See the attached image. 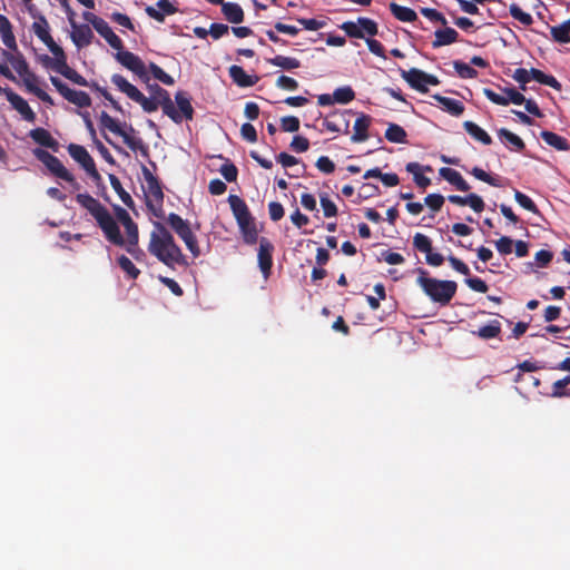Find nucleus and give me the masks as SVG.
I'll list each match as a JSON object with an SVG mask.
<instances>
[{
    "label": "nucleus",
    "mask_w": 570,
    "mask_h": 570,
    "mask_svg": "<svg viewBox=\"0 0 570 570\" xmlns=\"http://www.w3.org/2000/svg\"><path fill=\"white\" fill-rule=\"evenodd\" d=\"M112 83L124 92L128 98L139 104L147 112H153L161 106L165 115L170 117L175 122L181 121L180 112L175 108L168 92L158 85H155V95L150 98L144 96L134 85L128 82L122 76L114 75Z\"/></svg>",
    "instance_id": "1"
},
{
    "label": "nucleus",
    "mask_w": 570,
    "mask_h": 570,
    "mask_svg": "<svg viewBox=\"0 0 570 570\" xmlns=\"http://www.w3.org/2000/svg\"><path fill=\"white\" fill-rule=\"evenodd\" d=\"M148 252L170 268L187 265L186 257L175 243L170 230L160 223H154Z\"/></svg>",
    "instance_id": "2"
},
{
    "label": "nucleus",
    "mask_w": 570,
    "mask_h": 570,
    "mask_svg": "<svg viewBox=\"0 0 570 570\" xmlns=\"http://www.w3.org/2000/svg\"><path fill=\"white\" fill-rule=\"evenodd\" d=\"M417 285L424 294L434 303L448 305L454 297L458 285L454 281H441L429 276V272L424 268H417Z\"/></svg>",
    "instance_id": "3"
},
{
    "label": "nucleus",
    "mask_w": 570,
    "mask_h": 570,
    "mask_svg": "<svg viewBox=\"0 0 570 570\" xmlns=\"http://www.w3.org/2000/svg\"><path fill=\"white\" fill-rule=\"evenodd\" d=\"M167 224L176 232V234L184 240L187 249L194 257L200 255L198 242L194 235L193 226L188 220L181 216H168Z\"/></svg>",
    "instance_id": "4"
},
{
    "label": "nucleus",
    "mask_w": 570,
    "mask_h": 570,
    "mask_svg": "<svg viewBox=\"0 0 570 570\" xmlns=\"http://www.w3.org/2000/svg\"><path fill=\"white\" fill-rule=\"evenodd\" d=\"M35 155L55 176L70 183L75 189L80 188L73 176L56 156L43 149L35 150Z\"/></svg>",
    "instance_id": "5"
},
{
    "label": "nucleus",
    "mask_w": 570,
    "mask_h": 570,
    "mask_svg": "<svg viewBox=\"0 0 570 570\" xmlns=\"http://www.w3.org/2000/svg\"><path fill=\"white\" fill-rule=\"evenodd\" d=\"M43 62L46 66L50 67L51 69L61 73L67 79L71 80L73 83H77L79 86H87V80L75 69L68 66L67 57L63 50L56 55L55 59L46 56Z\"/></svg>",
    "instance_id": "6"
},
{
    "label": "nucleus",
    "mask_w": 570,
    "mask_h": 570,
    "mask_svg": "<svg viewBox=\"0 0 570 570\" xmlns=\"http://www.w3.org/2000/svg\"><path fill=\"white\" fill-rule=\"evenodd\" d=\"M351 38L373 37L377 33V24L368 18H358L357 21L344 22L341 27Z\"/></svg>",
    "instance_id": "7"
},
{
    "label": "nucleus",
    "mask_w": 570,
    "mask_h": 570,
    "mask_svg": "<svg viewBox=\"0 0 570 570\" xmlns=\"http://www.w3.org/2000/svg\"><path fill=\"white\" fill-rule=\"evenodd\" d=\"M51 83L58 90V92L67 99L69 102L83 108L89 107L91 105L90 96L85 91H78L69 88L66 83H63L59 78L51 77Z\"/></svg>",
    "instance_id": "8"
},
{
    "label": "nucleus",
    "mask_w": 570,
    "mask_h": 570,
    "mask_svg": "<svg viewBox=\"0 0 570 570\" xmlns=\"http://www.w3.org/2000/svg\"><path fill=\"white\" fill-rule=\"evenodd\" d=\"M413 247L425 254V261L431 266H441L444 262L443 255L433 253L432 240L422 233H416L413 236Z\"/></svg>",
    "instance_id": "9"
},
{
    "label": "nucleus",
    "mask_w": 570,
    "mask_h": 570,
    "mask_svg": "<svg viewBox=\"0 0 570 570\" xmlns=\"http://www.w3.org/2000/svg\"><path fill=\"white\" fill-rule=\"evenodd\" d=\"M70 156L78 161L88 175L96 181L100 180V175L96 169L95 161L85 147L76 144L68 146Z\"/></svg>",
    "instance_id": "10"
},
{
    "label": "nucleus",
    "mask_w": 570,
    "mask_h": 570,
    "mask_svg": "<svg viewBox=\"0 0 570 570\" xmlns=\"http://www.w3.org/2000/svg\"><path fill=\"white\" fill-rule=\"evenodd\" d=\"M402 77L411 87L422 92H428V85L436 86L440 82L436 77L425 73L416 68H412L409 71H402Z\"/></svg>",
    "instance_id": "11"
},
{
    "label": "nucleus",
    "mask_w": 570,
    "mask_h": 570,
    "mask_svg": "<svg viewBox=\"0 0 570 570\" xmlns=\"http://www.w3.org/2000/svg\"><path fill=\"white\" fill-rule=\"evenodd\" d=\"M116 216H95L99 227L102 229L106 238L118 246L125 245V239L119 229V219Z\"/></svg>",
    "instance_id": "12"
},
{
    "label": "nucleus",
    "mask_w": 570,
    "mask_h": 570,
    "mask_svg": "<svg viewBox=\"0 0 570 570\" xmlns=\"http://www.w3.org/2000/svg\"><path fill=\"white\" fill-rule=\"evenodd\" d=\"M239 226L244 243L254 245L258 242V235L263 229L254 216H235Z\"/></svg>",
    "instance_id": "13"
},
{
    "label": "nucleus",
    "mask_w": 570,
    "mask_h": 570,
    "mask_svg": "<svg viewBox=\"0 0 570 570\" xmlns=\"http://www.w3.org/2000/svg\"><path fill=\"white\" fill-rule=\"evenodd\" d=\"M116 59L124 67L131 70L139 78L148 80L147 70L142 60L130 51H124L122 49L117 50Z\"/></svg>",
    "instance_id": "14"
},
{
    "label": "nucleus",
    "mask_w": 570,
    "mask_h": 570,
    "mask_svg": "<svg viewBox=\"0 0 570 570\" xmlns=\"http://www.w3.org/2000/svg\"><path fill=\"white\" fill-rule=\"evenodd\" d=\"M100 125L104 128L109 129L111 132L119 135L122 137L124 142L132 150H136L138 146L140 145V140L136 139L135 137L128 135L126 131H124L120 127V125L110 117L106 111H102L100 115Z\"/></svg>",
    "instance_id": "15"
},
{
    "label": "nucleus",
    "mask_w": 570,
    "mask_h": 570,
    "mask_svg": "<svg viewBox=\"0 0 570 570\" xmlns=\"http://www.w3.org/2000/svg\"><path fill=\"white\" fill-rule=\"evenodd\" d=\"M273 244L265 237L259 239V248H258V266L261 272L264 275V278L267 279L272 273L273 266Z\"/></svg>",
    "instance_id": "16"
},
{
    "label": "nucleus",
    "mask_w": 570,
    "mask_h": 570,
    "mask_svg": "<svg viewBox=\"0 0 570 570\" xmlns=\"http://www.w3.org/2000/svg\"><path fill=\"white\" fill-rule=\"evenodd\" d=\"M32 30L35 35L49 48L53 56L62 51V48L58 46L50 36L48 22L43 17L33 22Z\"/></svg>",
    "instance_id": "17"
},
{
    "label": "nucleus",
    "mask_w": 570,
    "mask_h": 570,
    "mask_svg": "<svg viewBox=\"0 0 570 570\" xmlns=\"http://www.w3.org/2000/svg\"><path fill=\"white\" fill-rule=\"evenodd\" d=\"M72 28L71 39L77 48H83L91 43L94 32L88 24H77L73 20H70Z\"/></svg>",
    "instance_id": "18"
},
{
    "label": "nucleus",
    "mask_w": 570,
    "mask_h": 570,
    "mask_svg": "<svg viewBox=\"0 0 570 570\" xmlns=\"http://www.w3.org/2000/svg\"><path fill=\"white\" fill-rule=\"evenodd\" d=\"M7 99L11 106L23 117L24 120L30 122L36 120V114L22 97L13 91H7Z\"/></svg>",
    "instance_id": "19"
},
{
    "label": "nucleus",
    "mask_w": 570,
    "mask_h": 570,
    "mask_svg": "<svg viewBox=\"0 0 570 570\" xmlns=\"http://www.w3.org/2000/svg\"><path fill=\"white\" fill-rule=\"evenodd\" d=\"M20 77L23 81V85L30 92L35 94L43 102L53 105L52 98L46 91H43L41 88L37 86L38 77L31 70L27 71Z\"/></svg>",
    "instance_id": "20"
},
{
    "label": "nucleus",
    "mask_w": 570,
    "mask_h": 570,
    "mask_svg": "<svg viewBox=\"0 0 570 570\" xmlns=\"http://www.w3.org/2000/svg\"><path fill=\"white\" fill-rule=\"evenodd\" d=\"M124 226L127 236V250L132 253V248L138 244V226L131 219V216H116Z\"/></svg>",
    "instance_id": "21"
},
{
    "label": "nucleus",
    "mask_w": 570,
    "mask_h": 570,
    "mask_svg": "<svg viewBox=\"0 0 570 570\" xmlns=\"http://www.w3.org/2000/svg\"><path fill=\"white\" fill-rule=\"evenodd\" d=\"M95 30L109 43V46L116 50L122 49V41L120 38L112 31L109 24L102 20Z\"/></svg>",
    "instance_id": "22"
},
{
    "label": "nucleus",
    "mask_w": 570,
    "mask_h": 570,
    "mask_svg": "<svg viewBox=\"0 0 570 570\" xmlns=\"http://www.w3.org/2000/svg\"><path fill=\"white\" fill-rule=\"evenodd\" d=\"M157 7L160 10H157L154 7H147L146 12L150 18L159 22L164 21L165 14H173L176 12V8L168 0H159Z\"/></svg>",
    "instance_id": "23"
},
{
    "label": "nucleus",
    "mask_w": 570,
    "mask_h": 570,
    "mask_svg": "<svg viewBox=\"0 0 570 570\" xmlns=\"http://www.w3.org/2000/svg\"><path fill=\"white\" fill-rule=\"evenodd\" d=\"M229 75L233 80L240 87H250L258 81V77L247 75L245 70L239 66H232L229 68Z\"/></svg>",
    "instance_id": "24"
},
{
    "label": "nucleus",
    "mask_w": 570,
    "mask_h": 570,
    "mask_svg": "<svg viewBox=\"0 0 570 570\" xmlns=\"http://www.w3.org/2000/svg\"><path fill=\"white\" fill-rule=\"evenodd\" d=\"M472 334L481 340L495 338L501 334V323L498 320H492L478 331H472Z\"/></svg>",
    "instance_id": "25"
},
{
    "label": "nucleus",
    "mask_w": 570,
    "mask_h": 570,
    "mask_svg": "<svg viewBox=\"0 0 570 570\" xmlns=\"http://www.w3.org/2000/svg\"><path fill=\"white\" fill-rule=\"evenodd\" d=\"M440 174L449 183L454 185L459 190L468 191L470 189V185L463 179L459 171L445 167L440 169Z\"/></svg>",
    "instance_id": "26"
},
{
    "label": "nucleus",
    "mask_w": 570,
    "mask_h": 570,
    "mask_svg": "<svg viewBox=\"0 0 570 570\" xmlns=\"http://www.w3.org/2000/svg\"><path fill=\"white\" fill-rule=\"evenodd\" d=\"M371 119L367 116H361L355 120L354 134L352 136L353 141H364L367 139V129L370 127Z\"/></svg>",
    "instance_id": "27"
},
{
    "label": "nucleus",
    "mask_w": 570,
    "mask_h": 570,
    "mask_svg": "<svg viewBox=\"0 0 570 570\" xmlns=\"http://www.w3.org/2000/svg\"><path fill=\"white\" fill-rule=\"evenodd\" d=\"M222 11L232 23H239L244 19L243 9L237 3L225 2L222 6Z\"/></svg>",
    "instance_id": "28"
},
{
    "label": "nucleus",
    "mask_w": 570,
    "mask_h": 570,
    "mask_svg": "<svg viewBox=\"0 0 570 570\" xmlns=\"http://www.w3.org/2000/svg\"><path fill=\"white\" fill-rule=\"evenodd\" d=\"M458 32L453 28H445L442 30L435 31V40L433 41V47H441L451 45L456 41Z\"/></svg>",
    "instance_id": "29"
},
{
    "label": "nucleus",
    "mask_w": 570,
    "mask_h": 570,
    "mask_svg": "<svg viewBox=\"0 0 570 570\" xmlns=\"http://www.w3.org/2000/svg\"><path fill=\"white\" fill-rule=\"evenodd\" d=\"M541 137L549 146L556 148L557 150L566 151L570 148L568 141L563 137L552 131L544 130L541 132Z\"/></svg>",
    "instance_id": "30"
},
{
    "label": "nucleus",
    "mask_w": 570,
    "mask_h": 570,
    "mask_svg": "<svg viewBox=\"0 0 570 570\" xmlns=\"http://www.w3.org/2000/svg\"><path fill=\"white\" fill-rule=\"evenodd\" d=\"M30 137L38 144L55 148L57 146V141L52 138L50 132L43 128H36L30 131Z\"/></svg>",
    "instance_id": "31"
},
{
    "label": "nucleus",
    "mask_w": 570,
    "mask_h": 570,
    "mask_svg": "<svg viewBox=\"0 0 570 570\" xmlns=\"http://www.w3.org/2000/svg\"><path fill=\"white\" fill-rule=\"evenodd\" d=\"M390 10L394 14V17L401 21L412 22L415 21L417 16L414 10L399 6L395 2L390 3Z\"/></svg>",
    "instance_id": "32"
},
{
    "label": "nucleus",
    "mask_w": 570,
    "mask_h": 570,
    "mask_svg": "<svg viewBox=\"0 0 570 570\" xmlns=\"http://www.w3.org/2000/svg\"><path fill=\"white\" fill-rule=\"evenodd\" d=\"M117 263L129 279H136L140 275L139 268L127 256L120 255L117 258Z\"/></svg>",
    "instance_id": "33"
},
{
    "label": "nucleus",
    "mask_w": 570,
    "mask_h": 570,
    "mask_svg": "<svg viewBox=\"0 0 570 570\" xmlns=\"http://www.w3.org/2000/svg\"><path fill=\"white\" fill-rule=\"evenodd\" d=\"M530 79H534L535 81L550 86L557 90L561 89L560 82L553 78L552 76H548L543 73L541 70L532 68L530 71Z\"/></svg>",
    "instance_id": "34"
},
{
    "label": "nucleus",
    "mask_w": 570,
    "mask_h": 570,
    "mask_svg": "<svg viewBox=\"0 0 570 570\" xmlns=\"http://www.w3.org/2000/svg\"><path fill=\"white\" fill-rule=\"evenodd\" d=\"M465 130L476 140H480L484 145H490L492 142L491 137L476 124L472 121H465L464 122Z\"/></svg>",
    "instance_id": "35"
},
{
    "label": "nucleus",
    "mask_w": 570,
    "mask_h": 570,
    "mask_svg": "<svg viewBox=\"0 0 570 570\" xmlns=\"http://www.w3.org/2000/svg\"><path fill=\"white\" fill-rule=\"evenodd\" d=\"M78 203L90 214H104L102 208L98 200L87 194H78L77 195Z\"/></svg>",
    "instance_id": "36"
},
{
    "label": "nucleus",
    "mask_w": 570,
    "mask_h": 570,
    "mask_svg": "<svg viewBox=\"0 0 570 570\" xmlns=\"http://www.w3.org/2000/svg\"><path fill=\"white\" fill-rule=\"evenodd\" d=\"M433 98L443 105V107L452 115L459 116L464 111L463 105L454 99L446 98L440 95H434Z\"/></svg>",
    "instance_id": "37"
},
{
    "label": "nucleus",
    "mask_w": 570,
    "mask_h": 570,
    "mask_svg": "<svg viewBox=\"0 0 570 570\" xmlns=\"http://www.w3.org/2000/svg\"><path fill=\"white\" fill-rule=\"evenodd\" d=\"M177 106L179 108V112L181 115V118L185 117L186 119H191L194 109L190 105L189 99L185 96L184 92L179 91L175 96Z\"/></svg>",
    "instance_id": "38"
},
{
    "label": "nucleus",
    "mask_w": 570,
    "mask_h": 570,
    "mask_svg": "<svg viewBox=\"0 0 570 570\" xmlns=\"http://www.w3.org/2000/svg\"><path fill=\"white\" fill-rule=\"evenodd\" d=\"M269 62L276 67H279L285 70H292L299 68L301 63L297 59L285 57V56H276L269 59Z\"/></svg>",
    "instance_id": "39"
},
{
    "label": "nucleus",
    "mask_w": 570,
    "mask_h": 570,
    "mask_svg": "<svg viewBox=\"0 0 570 570\" xmlns=\"http://www.w3.org/2000/svg\"><path fill=\"white\" fill-rule=\"evenodd\" d=\"M385 137L392 142H404L406 132L401 126L392 124L389 126Z\"/></svg>",
    "instance_id": "40"
},
{
    "label": "nucleus",
    "mask_w": 570,
    "mask_h": 570,
    "mask_svg": "<svg viewBox=\"0 0 570 570\" xmlns=\"http://www.w3.org/2000/svg\"><path fill=\"white\" fill-rule=\"evenodd\" d=\"M511 16L524 26H530L533 22L531 14L524 12L518 4L510 6Z\"/></svg>",
    "instance_id": "41"
},
{
    "label": "nucleus",
    "mask_w": 570,
    "mask_h": 570,
    "mask_svg": "<svg viewBox=\"0 0 570 570\" xmlns=\"http://www.w3.org/2000/svg\"><path fill=\"white\" fill-rule=\"evenodd\" d=\"M354 96V91L350 87L338 88L334 91V100L340 104L352 101Z\"/></svg>",
    "instance_id": "42"
},
{
    "label": "nucleus",
    "mask_w": 570,
    "mask_h": 570,
    "mask_svg": "<svg viewBox=\"0 0 570 570\" xmlns=\"http://www.w3.org/2000/svg\"><path fill=\"white\" fill-rule=\"evenodd\" d=\"M454 69L461 78H475L478 76V71L475 69L461 61L454 62Z\"/></svg>",
    "instance_id": "43"
},
{
    "label": "nucleus",
    "mask_w": 570,
    "mask_h": 570,
    "mask_svg": "<svg viewBox=\"0 0 570 570\" xmlns=\"http://www.w3.org/2000/svg\"><path fill=\"white\" fill-rule=\"evenodd\" d=\"M11 66L19 76H22L23 73L30 70L27 60L18 50L16 51V60L12 61Z\"/></svg>",
    "instance_id": "44"
},
{
    "label": "nucleus",
    "mask_w": 570,
    "mask_h": 570,
    "mask_svg": "<svg viewBox=\"0 0 570 570\" xmlns=\"http://www.w3.org/2000/svg\"><path fill=\"white\" fill-rule=\"evenodd\" d=\"M499 136L505 138L518 150H522L525 146L520 137H518L513 132L509 131L508 129H500Z\"/></svg>",
    "instance_id": "45"
},
{
    "label": "nucleus",
    "mask_w": 570,
    "mask_h": 570,
    "mask_svg": "<svg viewBox=\"0 0 570 570\" xmlns=\"http://www.w3.org/2000/svg\"><path fill=\"white\" fill-rule=\"evenodd\" d=\"M465 284L474 292L478 293H487L489 287L487 283L479 277H469L465 278Z\"/></svg>",
    "instance_id": "46"
},
{
    "label": "nucleus",
    "mask_w": 570,
    "mask_h": 570,
    "mask_svg": "<svg viewBox=\"0 0 570 570\" xmlns=\"http://www.w3.org/2000/svg\"><path fill=\"white\" fill-rule=\"evenodd\" d=\"M228 202L234 214H248L246 204L238 196L230 195Z\"/></svg>",
    "instance_id": "47"
},
{
    "label": "nucleus",
    "mask_w": 570,
    "mask_h": 570,
    "mask_svg": "<svg viewBox=\"0 0 570 570\" xmlns=\"http://www.w3.org/2000/svg\"><path fill=\"white\" fill-rule=\"evenodd\" d=\"M150 71L153 72L154 77L161 81L165 85H173L174 79L171 76L167 75L160 67H158L155 63H150Z\"/></svg>",
    "instance_id": "48"
},
{
    "label": "nucleus",
    "mask_w": 570,
    "mask_h": 570,
    "mask_svg": "<svg viewBox=\"0 0 570 570\" xmlns=\"http://www.w3.org/2000/svg\"><path fill=\"white\" fill-rule=\"evenodd\" d=\"M472 175L476 178V179H480L484 183H488L489 185L491 186H500L499 184V180L493 178L492 176H490L487 171H484L483 169L479 168V167H474L472 169Z\"/></svg>",
    "instance_id": "49"
},
{
    "label": "nucleus",
    "mask_w": 570,
    "mask_h": 570,
    "mask_svg": "<svg viewBox=\"0 0 570 570\" xmlns=\"http://www.w3.org/2000/svg\"><path fill=\"white\" fill-rule=\"evenodd\" d=\"M382 259L390 265H400L404 263V257L396 252L384 250L381 254Z\"/></svg>",
    "instance_id": "50"
},
{
    "label": "nucleus",
    "mask_w": 570,
    "mask_h": 570,
    "mask_svg": "<svg viewBox=\"0 0 570 570\" xmlns=\"http://www.w3.org/2000/svg\"><path fill=\"white\" fill-rule=\"evenodd\" d=\"M515 200L520 204L522 208H524L528 212L538 213L537 206L534 203L524 194L517 191L515 193Z\"/></svg>",
    "instance_id": "51"
},
{
    "label": "nucleus",
    "mask_w": 570,
    "mask_h": 570,
    "mask_svg": "<svg viewBox=\"0 0 570 570\" xmlns=\"http://www.w3.org/2000/svg\"><path fill=\"white\" fill-rule=\"evenodd\" d=\"M495 247L501 254L508 255L512 253L513 240L508 236H502L497 240Z\"/></svg>",
    "instance_id": "52"
},
{
    "label": "nucleus",
    "mask_w": 570,
    "mask_h": 570,
    "mask_svg": "<svg viewBox=\"0 0 570 570\" xmlns=\"http://www.w3.org/2000/svg\"><path fill=\"white\" fill-rule=\"evenodd\" d=\"M159 281L167 286L170 292L176 296H183L184 291L180 287V285L173 278L166 277V276H159Z\"/></svg>",
    "instance_id": "53"
},
{
    "label": "nucleus",
    "mask_w": 570,
    "mask_h": 570,
    "mask_svg": "<svg viewBox=\"0 0 570 570\" xmlns=\"http://www.w3.org/2000/svg\"><path fill=\"white\" fill-rule=\"evenodd\" d=\"M424 202L431 208V210L436 212V210L441 209V207L444 203V198L441 195L433 194V195L426 196L424 198Z\"/></svg>",
    "instance_id": "54"
},
{
    "label": "nucleus",
    "mask_w": 570,
    "mask_h": 570,
    "mask_svg": "<svg viewBox=\"0 0 570 570\" xmlns=\"http://www.w3.org/2000/svg\"><path fill=\"white\" fill-rule=\"evenodd\" d=\"M465 205H469L474 212L480 213L484 209V203L475 194H471L464 198Z\"/></svg>",
    "instance_id": "55"
},
{
    "label": "nucleus",
    "mask_w": 570,
    "mask_h": 570,
    "mask_svg": "<svg viewBox=\"0 0 570 570\" xmlns=\"http://www.w3.org/2000/svg\"><path fill=\"white\" fill-rule=\"evenodd\" d=\"M551 35L553 39L558 42L567 43L570 41L569 33L567 32L562 24L558 27H552Z\"/></svg>",
    "instance_id": "56"
},
{
    "label": "nucleus",
    "mask_w": 570,
    "mask_h": 570,
    "mask_svg": "<svg viewBox=\"0 0 570 570\" xmlns=\"http://www.w3.org/2000/svg\"><path fill=\"white\" fill-rule=\"evenodd\" d=\"M299 128V120L296 117L288 116L282 119V129L284 131L294 132Z\"/></svg>",
    "instance_id": "57"
},
{
    "label": "nucleus",
    "mask_w": 570,
    "mask_h": 570,
    "mask_svg": "<svg viewBox=\"0 0 570 570\" xmlns=\"http://www.w3.org/2000/svg\"><path fill=\"white\" fill-rule=\"evenodd\" d=\"M503 92L508 96V105L510 102L514 105H521L525 101V97L513 88H505Z\"/></svg>",
    "instance_id": "58"
},
{
    "label": "nucleus",
    "mask_w": 570,
    "mask_h": 570,
    "mask_svg": "<svg viewBox=\"0 0 570 570\" xmlns=\"http://www.w3.org/2000/svg\"><path fill=\"white\" fill-rule=\"evenodd\" d=\"M448 261L451 264V266L453 267V269H455L458 273H460L462 275H465V276L470 275V268L461 259H459V258H456L454 256H450L448 258Z\"/></svg>",
    "instance_id": "59"
},
{
    "label": "nucleus",
    "mask_w": 570,
    "mask_h": 570,
    "mask_svg": "<svg viewBox=\"0 0 570 570\" xmlns=\"http://www.w3.org/2000/svg\"><path fill=\"white\" fill-rule=\"evenodd\" d=\"M163 198V191L158 186L150 187L149 195H147V204L154 213L156 212V207L153 205V200L158 203Z\"/></svg>",
    "instance_id": "60"
},
{
    "label": "nucleus",
    "mask_w": 570,
    "mask_h": 570,
    "mask_svg": "<svg viewBox=\"0 0 570 570\" xmlns=\"http://www.w3.org/2000/svg\"><path fill=\"white\" fill-rule=\"evenodd\" d=\"M291 147L299 153L306 151L309 147V141L303 136H295L291 142Z\"/></svg>",
    "instance_id": "61"
},
{
    "label": "nucleus",
    "mask_w": 570,
    "mask_h": 570,
    "mask_svg": "<svg viewBox=\"0 0 570 570\" xmlns=\"http://www.w3.org/2000/svg\"><path fill=\"white\" fill-rule=\"evenodd\" d=\"M316 167L323 171V173H326V174H331L334 171L335 169V165L334 163L328 158V157H320L316 161Z\"/></svg>",
    "instance_id": "62"
},
{
    "label": "nucleus",
    "mask_w": 570,
    "mask_h": 570,
    "mask_svg": "<svg viewBox=\"0 0 570 570\" xmlns=\"http://www.w3.org/2000/svg\"><path fill=\"white\" fill-rule=\"evenodd\" d=\"M553 258V254L547 249H540L535 253V262L539 266H547Z\"/></svg>",
    "instance_id": "63"
},
{
    "label": "nucleus",
    "mask_w": 570,
    "mask_h": 570,
    "mask_svg": "<svg viewBox=\"0 0 570 570\" xmlns=\"http://www.w3.org/2000/svg\"><path fill=\"white\" fill-rule=\"evenodd\" d=\"M220 174L227 181H234L237 177V168L233 164H225L220 168Z\"/></svg>",
    "instance_id": "64"
}]
</instances>
